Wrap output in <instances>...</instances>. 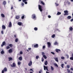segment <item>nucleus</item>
<instances>
[{"label":"nucleus","instance_id":"nucleus-1","mask_svg":"<svg viewBox=\"0 0 73 73\" xmlns=\"http://www.w3.org/2000/svg\"><path fill=\"white\" fill-rule=\"evenodd\" d=\"M38 9L40 10V12L42 11V6L40 5H38Z\"/></svg>","mask_w":73,"mask_h":73},{"label":"nucleus","instance_id":"nucleus-2","mask_svg":"<svg viewBox=\"0 0 73 73\" xmlns=\"http://www.w3.org/2000/svg\"><path fill=\"white\" fill-rule=\"evenodd\" d=\"M7 68L5 67L4 68L3 70L2 71V73H4V72H7Z\"/></svg>","mask_w":73,"mask_h":73},{"label":"nucleus","instance_id":"nucleus-3","mask_svg":"<svg viewBox=\"0 0 73 73\" xmlns=\"http://www.w3.org/2000/svg\"><path fill=\"white\" fill-rule=\"evenodd\" d=\"M64 12L65 13L64 14V16L65 15H69V13H68V11L67 10L64 11Z\"/></svg>","mask_w":73,"mask_h":73},{"label":"nucleus","instance_id":"nucleus-4","mask_svg":"<svg viewBox=\"0 0 73 73\" xmlns=\"http://www.w3.org/2000/svg\"><path fill=\"white\" fill-rule=\"evenodd\" d=\"M32 19H36V14H34L33 15H32Z\"/></svg>","mask_w":73,"mask_h":73},{"label":"nucleus","instance_id":"nucleus-5","mask_svg":"<svg viewBox=\"0 0 73 73\" xmlns=\"http://www.w3.org/2000/svg\"><path fill=\"white\" fill-rule=\"evenodd\" d=\"M18 25H19V26H22V27H23V23L21 22H18Z\"/></svg>","mask_w":73,"mask_h":73},{"label":"nucleus","instance_id":"nucleus-6","mask_svg":"<svg viewBox=\"0 0 73 73\" xmlns=\"http://www.w3.org/2000/svg\"><path fill=\"white\" fill-rule=\"evenodd\" d=\"M11 66L12 68H14V67H16V63H13V65L12 64L11 65Z\"/></svg>","mask_w":73,"mask_h":73},{"label":"nucleus","instance_id":"nucleus-7","mask_svg":"<svg viewBox=\"0 0 73 73\" xmlns=\"http://www.w3.org/2000/svg\"><path fill=\"white\" fill-rule=\"evenodd\" d=\"M44 70H46H46H48V69L47 66H44Z\"/></svg>","mask_w":73,"mask_h":73},{"label":"nucleus","instance_id":"nucleus-8","mask_svg":"<svg viewBox=\"0 0 73 73\" xmlns=\"http://www.w3.org/2000/svg\"><path fill=\"white\" fill-rule=\"evenodd\" d=\"M32 65V61H30L29 63L28 64L29 66H31V65Z\"/></svg>","mask_w":73,"mask_h":73},{"label":"nucleus","instance_id":"nucleus-9","mask_svg":"<svg viewBox=\"0 0 73 73\" xmlns=\"http://www.w3.org/2000/svg\"><path fill=\"white\" fill-rule=\"evenodd\" d=\"M55 51L56 52H57V53H59V52H60L61 51V50L60 49H56L55 50Z\"/></svg>","mask_w":73,"mask_h":73},{"label":"nucleus","instance_id":"nucleus-10","mask_svg":"<svg viewBox=\"0 0 73 73\" xmlns=\"http://www.w3.org/2000/svg\"><path fill=\"white\" fill-rule=\"evenodd\" d=\"M47 44L48 45V47L50 48V46H51V44L50 42H48Z\"/></svg>","mask_w":73,"mask_h":73},{"label":"nucleus","instance_id":"nucleus-11","mask_svg":"<svg viewBox=\"0 0 73 73\" xmlns=\"http://www.w3.org/2000/svg\"><path fill=\"white\" fill-rule=\"evenodd\" d=\"M54 60H55L56 62H58V58H54Z\"/></svg>","mask_w":73,"mask_h":73},{"label":"nucleus","instance_id":"nucleus-12","mask_svg":"<svg viewBox=\"0 0 73 73\" xmlns=\"http://www.w3.org/2000/svg\"><path fill=\"white\" fill-rule=\"evenodd\" d=\"M34 48H38V44H36L35 45H34Z\"/></svg>","mask_w":73,"mask_h":73},{"label":"nucleus","instance_id":"nucleus-13","mask_svg":"<svg viewBox=\"0 0 73 73\" xmlns=\"http://www.w3.org/2000/svg\"><path fill=\"white\" fill-rule=\"evenodd\" d=\"M9 25L8 26L9 27H12V23H11V22H10L9 23Z\"/></svg>","mask_w":73,"mask_h":73},{"label":"nucleus","instance_id":"nucleus-14","mask_svg":"<svg viewBox=\"0 0 73 73\" xmlns=\"http://www.w3.org/2000/svg\"><path fill=\"white\" fill-rule=\"evenodd\" d=\"M5 41H4L3 42L2 44L1 45V47H3L4 45H5Z\"/></svg>","mask_w":73,"mask_h":73},{"label":"nucleus","instance_id":"nucleus-15","mask_svg":"<svg viewBox=\"0 0 73 73\" xmlns=\"http://www.w3.org/2000/svg\"><path fill=\"white\" fill-rule=\"evenodd\" d=\"M2 29H5V28H6V27L4 25H3L2 26Z\"/></svg>","mask_w":73,"mask_h":73},{"label":"nucleus","instance_id":"nucleus-16","mask_svg":"<svg viewBox=\"0 0 73 73\" xmlns=\"http://www.w3.org/2000/svg\"><path fill=\"white\" fill-rule=\"evenodd\" d=\"M3 4L4 5H5L7 4V2L6 1H4L3 2Z\"/></svg>","mask_w":73,"mask_h":73},{"label":"nucleus","instance_id":"nucleus-17","mask_svg":"<svg viewBox=\"0 0 73 73\" xmlns=\"http://www.w3.org/2000/svg\"><path fill=\"white\" fill-rule=\"evenodd\" d=\"M71 18H72V17L70 16H68L67 17V19H69V20Z\"/></svg>","mask_w":73,"mask_h":73},{"label":"nucleus","instance_id":"nucleus-18","mask_svg":"<svg viewBox=\"0 0 73 73\" xmlns=\"http://www.w3.org/2000/svg\"><path fill=\"white\" fill-rule=\"evenodd\" d=\"M9 53H12V49H10L9 50Z\"/></svg>","mask_w":73,"mask_h":73},{"label":"nucleus","instance_id":"nucleus-19","mask_svg":"<svg viewBox=\"0 0 73 73\" xmlns=\"http://www.w3.org/2000/svg\"><path fill=\"white\" fill-rule=\"evenodd\" d=\"M9 61L13 60V59L11 57H9Z\"/></svg>","mask_w":73,"mask_h":73},{"label":"nucleus","instance_id":"nucleus-20","mask_svg":"<svg viewBox=\"0 0 73 73\" xmlns=\"http://www.w3.org/2000/svg\"><path fill=\"white\" fill-rule=\"evenodd\" d=\"M48 64V62L47 61H45V62H44V65H47Z\"/></svg>","mask_w":73,"mask_h":73},{"label":"nucleus","instance_id":"nucleus-21","mask_svg":"<svg viewBox=\"0 0 73 73\" xmlns=\"http://www.w3.org/2000/svg\"><path fill=\"white\" fill-rule=\"evenodd\" d=\"M43 56L45 59H46V58H47V57L45 55H43Z\"/></svg>","mask_w":73,"mask_h":73},{"label":"nucleus","instance_id":"nucleus-22","mask_svg":"<svg viewBox=\"0 0 73 73\" xmlns=\"http://www.w3.org/2000/svg\"><path fill=\"white\" fill-rule=\"evenodd\" d=\"M1 16L2 17H5V15H4L3 14H1Z\"/></svg>","mask_w":73,"mask_h":73},{"label":"nucleus","instance_id":"nucleus-23","mask_svg":"<svg viewBox=\"0 0 73 73\" xmlns=\"http://www.w3.org/2000/svg\"><path fill=\"white\" fill-rule=\"evenodd\" d=\"M20 18V17L19 16H17L16 17V19H19Z\"/></svg>","mask_w":73,"mask_h":73},{"label":"nucleus","instance_id":"nucleus-24","mask_svg":"<svg viewBox=\"0 0 73 73\" xmlns=\"http://www.w3.org/2000/svg\"><path fill=\"white\" fill-rule=\"evenodd\" d=\"M54 65H55V66H56V67H58V65H57V64L55 63L54 64Z\"/></svg>","mask_w":73,"mask_h":73},{"label":"nucleus","instance_id":"nucleus-25","mask_svg":"<svg viewBox=\"0 0 73 73\" xmlns=\"http://www.w3.org/2000/svg\"><path fill=\"white\" fill-rule=\"evenodd\" d=\"M19 60H20V61H21V60H22V57L21 56L19 58Z\"/></svg>","mask_w":73,"mask_h":73},{"label":"nucleus","instance_id":"nucleus-26","mask_svg":"<svg viewBox=\"0 0 73 73\" xmlns=\"http://www.w3.org/2000/svg\"><path fill=\"white\" fill-rule=\"evenodd\" d=\"M61 12H58L57 13V15H61Z\"/></svg>","mask_w":73,"mask_h":73},{"label":"nucleus","instance_id":"nucleus-27","mask_svg":"<svg viewBox=\"0 0 73 73\" xmlns=\"http://www.w3.org/2000/svg\"><path fill=\"white\" fill-rule=\"evenodd\" d=\"M40 3L41 4H42V5H45V3H44L43 2V1H41Z\"/></svg>","mask_w":73,"mask_h":73},{"label":"nucleus","instance_id":"nucleus-28","mask_svg":"<svg viewBox=\"0 0 73 73\" xmlns=\"http://www.w3.org/2000/svg\"><path fill=\"white\" fill-rule=\"evenodd\" d=\"M67 72L68 73H70V70L69 69H67Z\"/></svg>","mask_w":73,"mask_h":73},{"label":"nucleus","instance_id":"nucleus-29","mask_svg":"<svg viewBox=\"0 0 73 73\" xmlns=\"http://www.w3.org/2000/svg\"><path fill=\"white\" fill-rule=\"evenodd\" d=\"M69 29L70 31H72V30H73V28H72V27H70Z\"/></svg>","mask_w":73,"mask_h":73},{"label":"nucleus","instance_id":"nucleus-30","mask_svg":"<svg viewBox=\"0 0 73 73\" xmlns=\"http://www.w3.org/2000/svg\"><path fill=\"white\" fill-rule=\"evenodd\" d=\"M18 40L19 39H18V38H16L15 40V42H17L18 41Z\"/></svg>","mask_w":73,"mask_h":73},{"label":"nucleus","instance_id":"nucleus-31","mask_svg":"<svg viewBox=\"0 0 73 73\" xmlns=\"http://www.w3.org/2000/svg\"><path fill=\"white\" fill-rule=\"evenodd\" d=\"M55 4L56 6H58V5H59V4L57 3H55Z\"/></svg>","mask_w":73,"mask_h":73},{"label":"nucleus","instance_id":"nucleus-32","mask_svg":"<svg viewBox=\"0 0 73 73\" xmlns=\"http://www.w3.org/2000/svg\"><path fill=\"white\" fill-rule=\"evenodd\" d=\"M9 46L10 47H12V46H13V44H9Z\"/></svg>","mask_w":73,"mask_h":73},{"label":"nucleus","instance_id":"nucleus-33","mask_svg":"<svg viewBox=\"0 0 73 73\" xmlns=\"http://www.w3.org/2000/svg\"><path fill=\"white\" fill-rule=\"evenodd\" d=\"M51 68L52 70H54V68L52 66H51Z\"/></svg>","mask_w":73,"mask_h":73},{"label":"nucleus","instance_id":"nucleus-34","mask_svg":"<svg viewBox=\"0 0 73 73\" xmlns=\"http://www.w3.org/2000/svg\"><path fill=\"white\" fill-rule=\"evenodd\" d=\"M34 29L35 31H37L38 29L37 27H35Z\"/></svg>","mask_w":73,"mask_h":73},{"label":"nucleus","instance_id":"nucleus-35","mask_svg":"<svg viewBox=\"0 0 73 73\" xmlns=\"http://www.w3.org/2000/svg\"><path fill=\"white\" fill-rule=\"evenodd\" d=\"M21 5L22 6H24V3L23 2H21Z\"/></svg>","mask_w":73,"mask_h":73},{"label":"nucleus","instance_id":"nucleus-36","mask_svg":"<svg viewBox=\"0 0 73 73\" xmlns=\"http://www.w3.org/2000/svg\"><path fill=\"white\" fill-rule=\"evenodd\" d=\"M54 37H55V34H54L52 36V38H54Z\"/></svg>","mask_w":73,"mask_h":73},{"label":"nucleus","instance_id":"nucleus-37","mask_svg":"<svg viewBox=\"0 0 73 73\" xmlns=\"http://www.w3.org/2000/svg\"><path fill=\"white\" fill-rule=\"evenodd\" d=\"M64 66V64H62L61 67H62V68H64V66Z\"/></svg>","mask_w":73,"mask_h":73},{"label":"nucleus","instance_id":"nucleus-38","mask_svg":"<svg viewBox=\"0 0 73 73\" xmlns=\"http://www.w3.org/2000/svg\"><path fill=\"white\" fill-rule=\"evenodd\" d=\"M1 54H4V52L3 51H2L1 52Z\"/></svg>","mask_w":73,"mask_h":73},{"label":"nucleus","instance_id":"nucleus-39","mask_svg":"<svg viewBox=\"0 0 73 73\" xmlns=\"http://www.w3.org/2000/svg\"><path fill=\"white\" fill-rule=\"evenodd\" d=\"M57 42H56L54 43V45H57Z\"/></svg>","mask_w":73,"mask_h":73},{"label":"nucleus","instance_id":"nucleus-40","mask_svg":"<svg viewBox=\"0 0 73 73\" xmlns=\"http://www.w3.org/2000/svg\"><path fill=\"white\" fill-rule=\"evenodd\" d=\"M6 48L7 49H10V47H9V46H7L6 47Z\"/></svg>","mask_w":73,"mask_h":73},{"label":"nucleus","instance_id":"nucleus-41","mask_svg":"<svg viewBox=\"0 0 73 73\" xmlns=\"http://www.w3.org/2000/svg\"><path fill=\"white\" fill-rule=\"evenodd\" d=\"M28 0H22L23 2H25V1H28Z\"/></svg>","mask_w":73,"mask_h":73},{"label":"nucleus","instance_id":"nucleus-42","mask_svg":"<svg viewBox=\"0 0 73 73\" xmlns=\"http://www.w3.org/2000/svg\"><path fill=\"white\" fill-rule=\"evenodd\" d=\"M70 60H73V57H71L70 58Z\"/></svg>","mask_w":73,"mask_h":73},{"label":"nucleus","instance_id":"nucleus-43","mask_svg":"<svg viewBox=\"0 0 73 73\" xmlns=\"http://www.w3.org/2000/svg\"><path fill=\"white\" fill-rule=\"evenodd\" d=\"M18 65H20L21 64V62H18Z\"/></svg>","mask_w":73,"mask_h":73},{"label":"nucleus","instance_id":"nucleus-44","mask_svg":"<svg viewBox=\"0 0 73 73\" xmlns=\"http://www.w3.org/2000/svg\"><path fill=\"white\" fill-rule=\"evenodd\" d=\"M67 68L68 69V68H70V66H69V65H67Z\"/></svg>","mask_w":73,"mask_h":73},{"label":"nucleus","instance_id":"nucleus-45","mask_svg":"<svg viewBox=\"0 0 73 73\" xmlns=\"http://www.w3.org/2000/svg\"><path fill=\"white\" fill-rule=\"evenodd\" d=\"M41 60L42 62H43L44 61V58H42Z\"/></svg>","mask_w":73,"mask_h":73},{"label":"nucleus","instance_id":"nucleus-46","mask_svg":"<svg viewBox=\"0 0 73 73\" xmlns=\"http://www.w3.org/2000/svg\"><path fill=\"white\" fill-rule=\"evenodd\" d=\"M23 3H25V4H27L28 3L26 1H25L24 2H23Z\"/></svg>","mask_w":73,"mask_h":73},{"label":"nucleus","instance_id":"nucleus-47","mask_svg":"<svg viewBox=\"0 0 73 73\" xmlns=\"http://www.w3.org/2000/svg\"><path fill=\"white\" fill-rule=\"evenodd\" d=\"M38 58H39V56H36V59H37Z\"/></svg>","mask_w":73,"mask_h":73},{"label":"nucleus","instance_id":"nucleus-48","mask_svg":"<svg viewBox=\"0 0 73 73\" xmlns=\"http://www.w3.org/2000/svg\"><path fill=\"white\" fill-rule=\"evenodd\" d=\"M44 54H45V53H44V52H42V56H44Z\"/></svg>","mask_w":73,"mask_h":73},{"label":"nucleus","instance_id":"nucleus-49","mask_svg":"<svg viewBox=\"0 0 73 73\" xmlns=\"http://www.w3.org/2000/svg\"><path fill=\"white\" fill-rule=\"evenodd\" d=\"M51 53H52V54H53L54 55V54H55L53 52H51Z\"/></svg>","mask_w":73,"mask_h":73},{"label":"nucleus","instance_id":"nucleus-50","mask_svg":"<svg viewBox=\"0 0 73 73\" xmlns=\"http://www.w3.org/2000/svg\"><path fill=\"white\" fill-rule=\"evenodd\" d=\"M24 19V16H23L22 17V19Z\"/></svg>","mask_w":73,"mask_h":73},{"label":"nucleus","instance_id":"nucleus-51","mask_svg":"<svg viewBox=\"0 0 73 73\" xmlns=\"http://www.w3.org/2000/svg\"><path fill=\"white\" fill-rule=\"evenodd\" d=\"M13 5H12L11 7V10L13 9Z\"/></svg>","mask_w":73,"mask_h":73},{"label":"nucleus","instance_id":"nucleus-52","mask_svg":"<svg viewBox=\"0 0 73 73\" xmlns=\"http://www.w3.org/2000/svg\"><path fill=\"white\" fill-rule=\"evenodd\" d=\"M43 49H45V46H43L42 47Z\"/></svg>","mask_w":73,"mask_h":73},{"label":"nucleus","instance_id":"nucleus-53","mask_svg":"<svg viewBox=\"0 0 73 73\" xmlns=\"http://www.w3.org/2000/svg\"><path fill=\"white\" fill-rule=\"evenodd\" d=\"M23 52L21 51L20 52V54H23Z\"/></svg>","mask_w":73,"mask_h":73},{"label":"nucleus","instance_id":"nucleus-54","mask_svg":"<svg viewBox=\"0 0 73 73\" xmlns=\"http://www.w3.org/2000/svg\"><path fill=\"white\" fill-rule=\"evenodd\" d=\"M61 58L62 59H64L65 58L64 57H61Z\"/></svg>","mask_w":73,"mask_h":73},{"label":"nucleus","instance_id":"nucleus-55","mask_svg":"<svg viewBox=\"0 0 73 73\" xmlns=\"http://www.w3.org/2000/svg\"><path fill=\"white\" fill-rule=\"evenodd\" d=\"M66 56L67 58H69V55H66Z\"/></svg>","mask_w":73,"mask_h":73},{"label":"nucleus","instance_id":"nucleus-56","mask_svg":"<svg viewBox=\"0 0 73 73\" xmlns=\"http://www.w3.org/2000/svg\"><path fill=\"white\" fill-rule=\"evenodd\" d=\"M30 70H31V71H32L33 72H34V71H33V70H32V68H31L30 69Z\"/></svg>","mask_w":73,"mask_h":73},{"label":"nucleus","instance_id":"nucleus-57","mask_svg":"<svg viewBox=\"0 0 73 73\" xmlns=\"http://www.w3.org/2000/svg\"><path fill=\"white\" fill-rule=\"evenodd\" d=\"M41 72H42V70H41V71H39V73H41Z\"/></svg>","mask_w":73,"mask_h":73},{"label":"nucleus","instance_id":"nucleus-58","mask_svg":"<svg viewBox=\"0 0 73 73\" xmlns=\"http://www.w3.org/2000/svg\"><path fill=\"white\" fill-rule=\"evenodd\" d=\"M70 70H73V68H71Z\"/></svg>","mask_w":73,"mask_h":73},{"label":"nucleus","instance_id":"nucleus-59","mask_svg":"<svg viewBox=\"0 0 73 73\" xmlns=\"http://www.w3.org/2000/svg\"><path fill=\"white\" fill-rule=\"evenodd\" d=\"M1 33L2 34H3L4 33H3V31H1Z\"/></svg>","mask_w":73,"mask_h":73},{"label":"nucleus","instance_id":"nucleus-60","mask_svg":"<svg viewBox=\"0 0 73 73\" xmlns=\"http://www.w3.org/2000/svg\"><path fill=\"white\" fill-rule=\"evenodd\" d=\"M48 18H50V17H51V16L50 15H48Z\"/></svg>","mask_w":73,"mask_h":73},{"label":"nucleus","instance_id":"nucleus-61","mask_svg":"<svg viewBox=\"0 0 73 73\" xmlns=\"http://www.w3.org/2000/svg\"><path fill=\"white\" fill-rule=\"evenodd\" d=\"M70 4V2L68 3V5H69Z\"/></svg>","mask_w":73,"mask_h":73},{"label":"nucleus","instance_id":"nucleus-62","mask_svg":"<svg viewBox=\"0 0 73 73\" xmlns=\"http://www.w3.org/2000/svg\"><path fill=\"white\" fill-rule=\"evenodd\" d=\"M14 37L15 38H16V35H14Z\"/></svg>","mask_w":73,"mask_h":73},{"label":"nucleus","instance_id":"nucleus-63","mask_svg":"<svg viewBox=\"0 0 73 73\" xmlns=\"http://www.w3.org/2000/svg\"><path fill=\"white\" fill-rule=\"evenodd\" d=\"M29 50H31V48H28Z\"/></svg>","mask_w":73,"mask_h":73},{"label":"nucleus","instance_id":"nucleus-64","mask_svg":"<svg viewBox=\"0 0 73 73\" xmlns=\"http://www.w3.org/2000/svg\"><path fill=\"white\" fill-rule=\"evenodd\" d=\"M72 56L73 57V54H72Z\"/></svg>","mask_w":73,"mask_h":73}]
</instances>
